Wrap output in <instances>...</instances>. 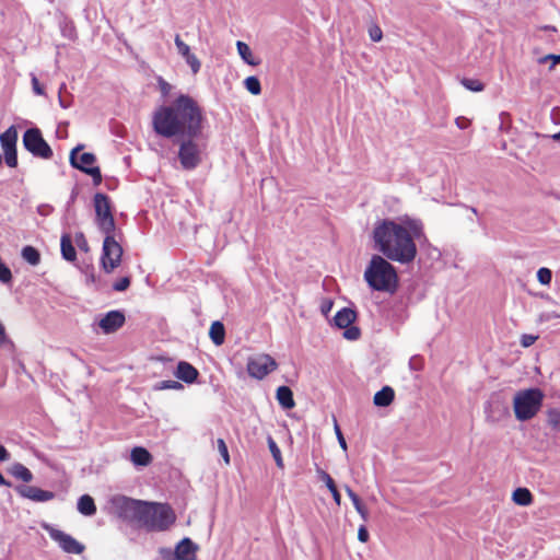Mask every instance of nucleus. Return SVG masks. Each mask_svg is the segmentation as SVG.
<instances>
[{"label":"nucleus","instance_id":"obj_1","mask_svg":"<svg viewBox=\"0 0 560 560\" xmlns=\"http://www.w3.org/2000/svg\"><path fill=\"white\" fill-rule=\"evenodd\" d=\"M423 236L419 219L402 215L396 220L384 219L373 230L375 248L389 260L410 264L417 256L416 240Z\"/></svg>","mask_w":560,"mask_h":560},{"label":"nucleus","instance_id":"obj_2","mask_svg":"<svg viewBox=\"0 0 560 560\" xmlns=\"http://www.w3.org/2000/svg\"><path fill=\"white\" fill-rule=\"evenodd\" d=\"M205 120L198 102L187 94H180L170 105L159 107L152 118L154 131L165 138L201 135Z\"/></svg>","mask_w":560,"mask_h":560},{"label":"nucleus","instance_id":"obj_3","mask_svg":"<svg viewBox=\"0 0 560 560\" xmlns=\"http://www.w3.org/2000/svg\"><path fill=\"white\" fill-rule=\"evenodd\" d=\"M113 503L121 514L136 518L149 530H166L176 520L174 511L167 504L148 503L127 497H117Z\"/></svg>","mask_w":560,"mask_h":560},{"label":"nucleus","instance_id":"obj_4","mask_svg":"<svg viewBox=\"0 0 560 560\" xmlns=\"http://www.w3.org/2000/svg\"><path fill=\"white\" fill-rule=\"evenodd\" d=\"M363 278L368 285L380 292L393 294L398 288V276L395 267L380 255H373L364 270Z\"/></svg>","mask_w":560,"mask_h":560},{"label":"nucleus","instance_id":"obj_5","mask_svg":"<svg viewBox=\"0 0 560 560\" xmlns=\"http://www.w3.org/2000/svg\"><path fill=\"white\" fill-rule=\"evenodd\" d=\"M545 395L539 388L518 390L513 398V409L518 421L533 419L541 409Z\"/></svg>","mask_w":560,"mask_h":560},{"label":"nucleus","instance_id":"obj_6","mask_svg":"<svg viewBox=\"0 0 560 560\" xmlns=\"http://www.w3.org/2000/svg\"><path fill=\"white\" fill-rule=\"evenodd\" d=\"M95 210V223L103 234H113L116 232L112 203L107 195L97 192L93 199Z\"/></svg>","mask_w":560,"mask_h":560},{"label":"nucleus","instance_id":"obj_7","mask_svg":"<svg viewBox=\"0 0 560 560\" xmlns=\"http://www.w3.org/2000/svg\"><path fill=\"white\" fill-rule=\"evenodd\" d=\"M101 265L102 269L106 273H112L117 267H119L122 257V247L116 240V234H104Z\"/></svg>","mask_w":560,"mask_h":560},{"label":"nucleus","instance_id":"obj_8","mask_svg":"<svg viewBox=\"0 0 560 560\" xmlns=\"http://www.w3.org/2000/svg\"><path fill=\"white\" fill-rule=\"evenodd\" d=\"M83 149L82 144L77 145L70 152V163L73 167L92 176L94 185L102 183V174L98 166H95L96 158L93 153L84 152L80 155L79 152Z\"/></svg>","mask_w":560,"mask_h":560},{"label":"nucleus","instance_id":"obj_9","mask_svg":"<svg viewBox=\"0 0 560 560\" xmlns=\"http://www.w3.org/2000/svg\"><path fill=\"white\" fill-rule=\"evenodd\" d=\"M23 144L34 156L42 159H50L52 156L49 144L44 140L37 128H31L24 132Z\"/></svg>","mask_w":560,"mask_h":560},{"label":"nucleus","instance_id":"obj_10","mask_svg":"<svg viewBox=\"0 0 560 560\" xmlns=\"http://www.w3.org/2000/svg\"><path fill=\"white\" fill-rule=\"evenodd\" d=\"M277 368L276 360L266 353L254 354L247 361V372L256 380H262Z\"/></svg>","mask_w":560,"mask_h":560},{"label":"nucleus","instance_id":"obj_11","mask_svg":"<svg viewBox=\"0 0 560 560\" xmlns=\"http://www.w3.org/2000/svg\"><path fill=\"white\" fill-rule=\"evenodd\" d=\"M357 319V312L350 307H343L337 312L334 317V324L336 327L340 329H345L343 338L347 340H358L361 336V330L359 327L353 326L352 324Z\"/></svg>","mask_w":560,"mask_h":560},{"label":"nucleus","instance_id":"obj_12","mask_svg":"<svg viewBox=\"0 0 560 560\" xmlns=\"http://www.w3.org/2000/svg\"><path fill=\"white\" fill-rule=\"evenodd\" d=\"M178 158L183 168L185 170H194L199 165L201 162V151L192 138H188L182 142L178 151Z\"/></svg>","mask_w":560,"mask_h":560},{"label":"nucleus","instance_id":"obj_13","mask_svg":"<svg viewBox=\"0 0 560 560\" xmlns=\"http://www.w3.org/2000/svg\"><path fill=\"white\" fill-rule=\"evenodd\" d=\"M45 529L48 532L49 537L55 540L65 552L80 555L84 551V545L79 542L71 535L51 526H45Z\"/></svg>","mask_w":560,"mask_h":560},{"label":"nucleus","instance_id":"obj_14","mask_svg":"<svg viewBox=\"0 0 560 560\" xmlns=\"http://www.w3.org/2000/svg\"><path fill=\"white\" fill-rule=\"evenodd\" d=\"M486 419L490 423H498L510 416L508 405L500 397H492L485 407Z\"/></svg>","mask_w":560,"mask_h":560},{"label":"nucleus","instance_id":"obj_15","mask_svg":"<svg viewBox=\"0 0 560 560\" xmlns=\"http://www.w3.org/2000/svg\"><path fill=\"white\" fill-rule=\"evenodd\" d=\"M174 44L177 48L178 55L186 61L194 74L198 73L201 68V62L195 54L191 52L190 47L177 34L174 38Z\"/></svg>","mask_w":560,"mask_h":560},{"label":"nucleus","instance_id":"obj_16","mask_svg":"<svg viewBox=\"0 0 560 560\" xmlns=\"http://www.w3.org/2000/svg\"><path fill=\"white\" fill-rule=\"evenodd\" d=\"M124 324L125 315L120 311H110L106 313L98 322V326L104 334L115 332Z\"/></svg>","mask_w":560,"mask_h":560},{"label":"nucleus","instance_id":"obj_17","mask_svg":"<svg viewBox=\"0 0 560 560\" xmlns=\"http://www.w3.org/2000/svg\"><path fill=\"white\" fill-rule=\"evenodd\" d=\"M16 492L26 499L34 502H47L55 498V493L51 491L43 490L34 486H19Z\"/></svg>","mask_w":560,"mask_h":560},{"label":"nucleus","instance_id":"obj_18","mask_svg":"<svg viewBox=\"0 0 560 560\" xmlns=\"http://www.w3.org/2000/svg\"><path fill=\"white\" fill-rule=\"evenodd\" d=\"M175 550L178 560H196L198 546L190 538H183L176 546Z\"/></svg>","mask_w":560,"mask_h":560},{"label":"nucleus","instance_id":"obj_19","mask_svg":"<svg viewBox=\"0 0 560 560\" xmlns=\"http://www.w3.org/2000/svg\"><path fill=\"white\" fill-rule=\"evenodd\" d=\"M198 375H199L198 370L195 366H192L190 363H188L186 361H180L177 364V369L175 371V376L178 380L190 384L197 380Z\"/></svg>","mask_w":560,"mask_h":560},{"label":"nucleus","instance_id":"obj_20","mask_svg":"<svg viewBox=\"0 0 560 560\" xmlns=\"http://www.w3.org/2000/svg\"><path fill=\"white\" fill-rule=\"evenodd\" d=\"M60 248L63 259L67 261H74L77 259V252L73 246V241L69 234L65 233L61 235Z\"/></svg>","mask_w":560,"mask_h":560},{"label":"nucleus","instance_id":"obj_21","mask_svg":"<svg viewBox=\"0 0 560 560\" xmlns=\"http://www.w3.org/2000/svg\"><path fill=\"white\" fill-rule=\"evenodd\" d=\"M18 131L14 126L9 127L3 133L0 135V143L4 151H12L16 149Z\"/></svg>","mask_w":560,"mask_h":560},{"label":"nucleus","instance_id":"obj_22","mask_svg":"<svg viewBox=\"0 0 560 560\" xmlns=\"http://www.w3.org/2000/svg\"><path fill=\"white\" fill-rule=\"evenodd\" d=\"M394 397V389L389 386H384L374 395L373 402L378 407H387L393 402Z\"/></svg>","mask_w":560,"mask_h":560},{"label":"nucleus","instance_id":"obj_23","mask_svg":"<svg viewBox=\"0 0 560 560\" xmlns=\"http://www.w3.org/2000/svg\"><path fill=\"white\" fill-rule=\"evenodd\" d=\"M277 400L284 409H292L295 406L293 393L288 386H280L277 389Z\"/></svg>","mask_w":560,"mask_h":560},{"label":"nucleus","instance_id":"obj_24","mask_svg":"<svg viewBox=\"0 0 560 560\" xmlns=\"http://www.w3.org/2000/svg\"><path fill=\"white\" fill-rule=\"evenodd\" d=\"M130 459L137 466H148L152 456L144 447L137 446L131 450Z\"/></svg>","mask_w":560,"mask_h":560},{"label":"nucleus","instance_id":"obj_25","mask_svg":"<svg viewBox=\"0 0 560 560\" xmlns=\"http://www.w3.org/2000/svg\"><path fill=\"white\" fill-rule=\"evenodd\" d=\"M78 511L85 516L94 515L96 506L93 498L89 494L81 495L78 500Z\"/></svg>","mask_w":560,"mask_h":560},{"label":"nucleus","instance_id":"obj_26","mask_svg":"<svg viewBox=\"0 0 560 560\" xmlns=\"http://www.w3.org/2000/svg\"><path fill=\"white\" fill-rule=\"evenodd\" d=\"M209 336L215 346H221L225 339L224 325L219 320L213 322L210 326Z\"/></svg>","mask_w":560,"mask_h":560},{"label":"nucleus","instance_id":"obj_27","mask_svg":"<svg viewBox=\"0 0 560 560\" xmlns=\"http://www.w3.org/2000/svg\"><path fill=\"white\" fill-rule=\"evenodd\" d=\"M236 48L244 62L250 66L259 65L260 61L253 56V52L246 43L238 40L236 43Z\"/></svg>","mask_w":560,"mask_h":560},{"label":"nucleus","instance_id":"obj_28","mask_svg":"<svg viewBox=\"0 0 560 560\" xmlns=\"http://www.w3.org/2000/svg\"><path fill=\"white\" fill-rule=\"evenodd\" d=\"M512 500L517 505L528 506L533 502V494L527 488H517L512 494Z\"/></svg>","mask_w":560,"mask_h":560},{"label":"nucleus","instance_id":"obj_29","mask_svg":"<svg viewBox=\"0 0 560 560\" xmlns=\"http://www.w3.org/2000/svg\"><path fill=\"white\" fill-rule=\"evenodd\" d=\"M11 472L15 478H18L24 482H30L33 480V474L23 464H20V463L14 464L11 468Z\"/></svg>","mask_w":560,"mask_h":560},{"label":"nucleus","instance_id":"obj_30","mask_svg":"<svg viewBox=\"0 0 560 560\" xmlns=\"http://www.w3.org/2000/svg\"><path fill=\"white\" fill-rule=\"evenodd\" d=\"M22 257L25 261L31 264L32 266H37L40 261L39 252L33 246H25L22 249Z\"/></svg>","mask_w":560,"mask_h":560},{"label":"nucleus","instance_id":"obj_31","mask_svg":"<svg viewBox=\"0 0 560 560\" xmlns=\"http://www.w3.org/2000/svg\"><path fill=\"white\" fill-rule=\"evenodd\" d=\"M244 85L246 90L253 95H259L261 92V85L259 80L256 77H248L244 80Z\"/></svg>","mask_w":560,"mask_h":560},{"label":"nucleus","instance_id":"obj_32","mask_svg":"<svg viewBox=\"0 0 560 560\" xmlns=\"http://www.w3.org/2000/svg\"><path fill=\"white\" fill-rule=\"evenodd\" d=\"M548 424L557 431H560V410L557 408L550 409L547 412Z\"/></svg>","mask_w":560,"mask_h":560},{"label":"nucleus","instance_id":"obj_33","mask_svg":"<svg viewBox=\"0 0 560 560\" xmlns=\"http://www.w3.org/2000/svg\"><path fill=\"white\" fill-rule=\"evenodd\" d=\"M268 446H269V450L276 460L277 466L282 468L283 462H282L281 451L271 436L268 438Z\"/></svg>","mask_w":560,"mask_h":560},{"label":"nucleus","instance_id":"obj_34","mask_svg":"<svg viewBox=\"0 0 560 560\" xmlns=\"http://www.w3.org/2000/svg\"><path fill=\"white\" fill-rule=\"evenodd\" d=\"M552 279V272L549 268L541 267L537 271V280L542 285H549Z\"/></svg>","mask_w":560,"mask_h":560},{"label":"nucleus","instance_id":"obj_35","mask_svg":"<svg viewBox=\"0 0 560 560\" xmlns=\"http://www.w3.org/2000/svg\"><path fill=\"white\" fill-rule=\"evenodd\" d=\"M462 83L467 90L472 91V92H480L485 88L483 84L479 80H475V79H464L462 81Z\"/></svg>","mask_w":560,"mask_h":560},{"label":"nucleus","instance_id":"obj_36","mask_svg":"<svg viewBox=\"0 0 560 560\" xmlns=\"http://www.w3.org/2000/svg\"><path fill=\"white\" fill-rule=\"evenodd\" d=\"M74 243L79 247V249H81L82 252H85V253L89 252V249H90L89 243L82 232H78L74 235Z\"/></svg>","mask_w":560,"mask_h":560},{"label":"nucleus","instance_id":"obj_37","mask_svg":"<svg viewBox=\"0 0 560 560\" xmlns=\"http://www.w3.org/2000/svg\"><path fill=\"white\" fill-rule=\"evenodd\" d=\"M316 472H317V476L319 477V479L325 482L326 487L328 489L332 488L335 485V481L334 479L330 477V475L328 472H326L325 470H323L322 468L317 467L316 469Z\"/></svg>","mask_w":560,"mask_h":560},{"label":"nucleus","instance_id":"obj_38","mask_svg":"<svg viewBox=\"0 0 560 560\" xmlns=\"http://www.w3.org/2000/svg\"><path fill=\"white\" fill-rule=\"evenodd\" d=\"M158 389H183V385L177 381H162L158 386Z\"/></svg>","mask_w":560,"mask_h":560},{"label":"nucleus","instance_id":"obj_39","mask_svg":"<svg viewBox=\"0 0 560 560\" xmlns=\"http://www.w3.org/2000/svg\"><path fill=\"white\" fill-rule=\"evenodd\" d=\"M334 429H335V433H336V436H337V440H338V443L340 445V447L343 450V451H347V442H346V439L340 430V427L337 422L336 419H334Z\"/></svg>","mask_w":560,"mask_h":560},{"label":"nucleus","instance_id":"obj_40","mask_svg":"<svg viewBox=\"0 0 560 560\" xmlns=\"http://www.w3.org/2000/svg\"><path fill=\"white\" fill-rule=\"evenodd\" d=\"M130 285V278L129 277H122L118 281H116L113 284V289L118 292H122L127 290Z\"/></svg>","mask_w":560,"mask_h":560},{"label":"nucleus","instance_id":"obj_41","mask_svg":"<svg viewBox=\"0 0 560 560\" xmlns=\"http://www.w3.org/2000/svg\"><path fill=\"white\" fill-rule=\"evenodd\" d=\"M5 163L10 167H15L18 164L16 149L4 151Z\"/></svg>","mask_w":560,"mask_h":560},{"label":"nucleus","instance_id":"obj_42","mask_svg":"<svg viewBox=\"0 0 560 560\" xmlns=\"http://www.w3.org/2000/svg\"><path fill=\"white\" fill-rule=\"evenodd\" d=\"M217 443H218V450H219L220 455L222 456L224 462L226 464H229L230 463V455H229L228 446H226L224 440L223 439H218Z\"/></svg>","mask_w":560,"mask_h":560},{"label":"nucleus","instance_id":"obj_43","mask_svg":"<svg viewBox=\"0 0 560 560\" xmlns=\"http://www.w3.org/2000/svg\"><path fill=\"white\" fill-rule=\"evenodd\" d=\"M159 553L163 560H178L176 550L171 548H161Z\"/></svg>","mask_w":560,"mask_h":560},{"label":"nucleus","instance_id":"obj_44","mask_svg":"<svg viewBox=\"0 0 560 560\" xmlns=\"http://www.w3.org/2000/svg\"><path fill=\"white\" fill-rule=\"evenodd\" d=\"M12 279L11 270L2 262H0V281L9 283Z\"/></svg>","mask_w":560,"mask_h":560},{"label":"nucleus","instance_id":"obj_45","mask_svg":"<svg viewBox=\"0 0 560 560\" xmlns=\"http://www.w3.org/2000/svg\"><path fill=\"white\" fill-rule=\"evenodd\" d=\"M369 35H370L371 40L376 43V42H380L382 39L383 32H382V30L377 25H372L369 28Z\"/></svg>","mask_w":560,"mask_h":560},{"label":"nucleus","instance_id":"obj_46","mask_svg":"<svg viewBox=\"0 0 560 560\" xmlns=\"http://www.w3.org/2000/svg\"><path fill=\"white\" fill-rule=\"evenodd\" d=\"M355 511L359 513V515L361 516V518L366 522L368 518H369V512L366 510V508L363 505V503L361 502V500L359 502H357L355 504H353Z\"/></svg>","mask_w":560,"mask_h":560},{"label":"nucleus","instance_id":"obj_47","mask_svg":"<svg viewBox=\"0 0 560 560\" xmlns=\"http://www.w3.org/2000/svg\"><path fill=\"white\" fill-rule=\"evenodd\" d=\"M32 77V88H33V92L36 94V95H44L45 92H44V88L40 85L37 77L35 74H31Z\"/></svg>","mask_w":560,"mask_h":560},{"label":"nucleus","instance_id":"obj_48","mask_svg":"<svg viewBox=\"0 0 560 560\" xmlns=\"http://www.w3.org/2000/svg\"><path fill=\"white\" fill-rule=\"evenodd\" d=\"M537 336H534V335H528V334H524L522 337H521V345L524 347V348H528L530 347L532 345L535 343V341L537 340Z\"/></svg>","mask_w":560,"mask_h":560},{"label":"nucleus","instance_id":"obj_49","mask_svg":"<svg viewBox=\"0 0 560 560\" xmlns=\"http://www.w3.org/2000/svg\"><path fill=\"white\" fill-rule=\"evenodd\" d=\"M552 61V65L550 67V69H552L556 65L560 63V55H547V56H544L541 58H539L538 62L539 63H545L546 61Z\"/></svg>","mask_w":560,"mask_h":560},{"label":"nucleus","instance_id":"obj_50","mask_svg":"<svg viewBox=\"0 0 560 560\" xmlns=\"http://www.w3.org/2000/svg\"><path fill=\"white\" fill-rule=\"evenodd\" d=\"M158 82H159L161 93L164 96L167 95L172 90V85L162 78H159Z\"/></svg>","mask_w":560,"mask_h":560},{"label":"nucleus","instance_id":"obj_51","mask_svg":"<svg viewBox=\"0 0 560 560\" xmlns=\"http://www.w3.org/2000/svg\"><path fill=\"white\" fill-rule=\"evenodd\" d=\"M455 124L459 129H466L470 125V120L465 117H457Z\"/></svg>","mask_w":560,"mask_h":560},{"label":"nucleus","instance_id":"obj_52","mask_svg":"<svg viewBox=\"0 0 560 560\" xmlns=\"http://www.w3.org/2000/svg\"><path fill=\"white\" fill-rule=\"evenodd\" d=\"M358 539L362 542H365L369 539V533L363 525L358 530Z\"/></svg>","mask_w":560,"mask_h":560},{"label":"nucleus","instance_id":"obj_53","mask_svg":"<svg viewBox=\"0 0 560 560\" xmlns=\"http://www.w3.org/2000/svg\"><path fill=\"white\" fill-rule=\"evenodd\" d=\"M345 490L353 504L360 501L359 495L349 486H346Z\"/></svg>","mask_w":560,"mask_h":560},{"label":"nucleus","instance_id":"obj_54","mask_svg":"<svg viewBox=\"0 0 560 560\" xmlns=\"http://www.w3.org/2000/svg\"><path fill=\"white\" fill-rule=\"evenodd\" d=\"M345 490L353 504L360 501L359 495L349 486H346Z\"/></svg>","mask_w":560,"mask_h":560},{"label":"nucleus","instance_id":"obj_55","mask_svg":"<svg viewBox=\"0 0 560 560\" xmlns=\"http://www.w3.org/2000/svg\"><path fill=\"white\" fill-rule=\"evenodd\" d=\"M345 490L353 504L360 501L359 495L349 486H346Z\"/></svg>","mask_w":560,"mask_h":560},{"label":"nucleus","instance_id":"obj_56","mask_svg":"<svg viewBox=\"0 0 560 560\" xmlns=\"http://www.w3.org/2000/svg\"><path fill=\"white\" fill-rule=\"evenodd\" d=\"M330 492H331V495L334 498V501L336 502L337 505H340L341 504V495L337 489L336 486H334L332 488L328 489Z\"/></svg>","mask_w":560,"mask_h":560},{"label":"nucleus","instance_id":"obj_57","mask_svg":"<svg viewBox=\"0 0 560 560\" xmlns=\"http://www.w3.org/2000/svg\"><path fill=\"white\" fill-rule=\"evenodd\" d=\"M38 213L42 214V215H48L51 211H52V208L48 205H42L38 207Z\"/></svg>","mask_w":560,"mask_h":560},{"label":"nucleus","instance_id":"obj_58","mask_svg":"<svg viewBox=\"0 0 560 560\" xmlns=\"http://www.w3.org/2000/svg\"><path fill=\"white\" fill-rule=\"evenodd\" d=\"M331 306H332V302H331V301H329V300L325 301V302L322 304V306H320L322 313H323L324 315H327V314H328V312L331 310Z\"/></svg>","mask_w":560,"mask_h":560},{"label":"nucleus","instance_id":"obj_59","mask_svg":"<svg viewBox=\"0 0 560 560\" xmlns=\"http://www.w3.org/2000/svg\"><path fill=\"white\" fill-rule=\"evenodd\" d=\"M10 455L4 446L0 445V462L9 460Z\"/></svg>","mask_w":560,"mask_h":560},{"label":"nucleus","instance_id":"obj_60","mask_svg":"<svg viewBox=\"0 0 560 560\" xmlns=\"http://www.w3.org/2000/svg\"><path fill=\"white\" fill-rule=\"evenodd\" d=\"M5 342H8L5 329L4 326L0 323V346H3Z\"/></svg>","mask_w":560,"mask_h":560},{"label":"nucleus","instance_id":"obj_61","mask_svg":"<svg viewBox=\"0 0 560 560\" xmlns=\"http://www.w3.org/2000/svg\"><path fill=\"white\" fill-rule=\"evenodd\" d=\"M65 86H66L65 84H61V86H60V89H59V94H60V93H61V91L65 89ZM59 104H60V106H61V107H63V108H67V107H68V105H67V104H65V102H63V100L61 98V96H60V95H59Z\"/></svg>","mask_w":560,"mask_h":560},{"label":"nucleus","instance_id":"obj_62","mask_svg":"<svg viewBox=\"0 0 560 560\" xmlns=\"http://www.w3.org/2000/svg\"><path fill=\"white\" fill-rule=\"evenodd\" d=\"M540 28L544 30V31L557 32V28L555 26H551V25H545V26H541Z\"/></svg>","mask_w":560,"mask_h":560},{"label":"nucleus","instance_id":"obj_63","mask_svg":"<svg viewBox=\"0 0 560 560\" xmlns=\"http://www.w3.org/2000/svg\"><path fill=\"white\" fill-rule=\"evenodd\" d=\"M553 317H558V315H556V314H544V315H541V318H545V319H550V318H553Z\"/></svg>","mask_w":560,"mask_h":560},{"label":"nucleus","instance_id":"obj_64","mask_svg":"<svg viewBox=\"0 0 560 560\" xmlns=\"http://www.w3.org/2000/svg\"><path fill=\"white\" fill-rule=\"evenodd\" d=\"M556 140H560V131L553 136Z\"/></svg>","mask_w":560,"mask_h":560}]
</instances>
